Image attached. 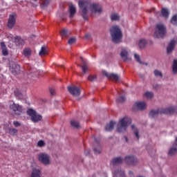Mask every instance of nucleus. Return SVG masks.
Masks as SVG:
<instances>
[{
    "mask_svg": "<svg viewBox=\"0 0 177 177\" xmlns=\"http://www.w3.org/2000/svg\"><path fill=\"white\" fill-rule=\"evenodd\" d=\"M78 5L80 9H82V16L84 20H88L86 13H88V10H91L93 15H100L103 12V8L100 4L91 3L88 0H80Z\"/></svg>",
    "mask_w": 177,
    "mask_h": 177,
    "instance_id": "f257e3e1",
    "label": "nucleus"
},
{
    "mask_svg": "<svg viewBox=\"0 0 177 177\" xmlns=\"http://www.w3.org/2000/svg\"><path fill=\"white\" fill-rule=\"evenodd\" d=\"M132 124V119L129 117H124L119 120L117 124L116 131L119 133H123V132H127L128 127Z\"/></svg>",
    "mask_w": 177,
    "mask_h": 177,
    "instance_id": "f03ea898",
    "label": "nucleus"
},
{
    "mask_svg": "<svg viewBox=\"0 0 177 177\" xmlns=\"http://www.w3.org/2000/svg\"><path fill=\"white\" fill-rule=\"evenodd\" d=\"M174 111H175V107L174 106L153 109L149 113V117L151 118H156L160 114H172Z\"/></svg>",
    "mask_w": 177,
    "mask_h": 177,
    "instance_id": "7ed1b4c3",
    "label": "nucleus"
},
{
    "mask_svg": "<svg viewBox=\"0 0 177 177\" xmlns=\"http://www.w3.org/2000/svg\"><path fill=\"white\" fill-rule=\"evenodd\" d=\"M112 41L114 44H120L122 39V32L120 29V26H114L110 29Z\"/></svg>",
    "mask_w": 177,
    "mask_h": 177,
    "instance_id": "20e7f679",
    "label": "nucleus"
},
{
    "mask_svg": "<svg viewBox=\"0 0 177 177\" xmlns=\"http://www.w3.org/2000/svg\"><path fill=\"white\" fill-rule=\"evenodd\" d=\"M167 32V28L162 24H158L156 27V31L153 37L155 38H163Z\"/></svg>",
    "mask_w": 177,
    "mask_h": 177,
    "instance_id": "39448f33",
    "label": "nucleus"
},
{
    "mask_svg": "<svg viewBox=\"0 0 177 177\" xmlns=\"http://www.w3.org/2000/svg\"><path fill=\"white\" fill-rule=\"evenodd\" d=\"M27 114L30 115V120L33 122H38L42 120V116L38 115L37 111H34L32 109H28L27 110Z\"/></svg>",
    "mask_w": 177,
    "mask_h": 177,
    "instance_id": "423d86ee",
    "label": "nucleus"
},
{
    "mask_svg": "<svg viewBox=\"0 0 177 177\" xmlns=\"http://www.w3.org/2000/svg\"><path fill=\"white\" fill-rule=\"evenodd\" d=\"M10 109L12 111H14L15 114H17V115H21V113H23V107L21 106V105H19V104H16L15 102L10 104Z\"/></svg>",
    "mask_w": 177,
    "mask_h": 177,
    "instance_id": "0eeeda50",
    "label": "nucleus"
},
{
    "mask_svg": "<svg viewBox=\"0 0 177 177\" xmlns=\"http://www.w3.org/2000/svg\"><path fill=\"white\" fill-rule=\"evenodd\" d=\"M129 53H131V50L128 48H124L122 49L120 52V57L124 60V62H128V60H131V57H129Z\"/></svg>",
    "mask_w": 177,
    "mask_h": 177,
    "instance_id": "6e6552de",
    "label": "nucleus"
},
{
    "mask_svg": "<svg viewBox=\"0 0 177 177\" xmlns=\"http://www.w3.org/2000/svg\"><path fill=\"white\" fill-rule=\"evenodd\" d=\"M16 19H17V15L15 13H13L9 16L7 27L12 30L16 24Z\"/></svg>",
    "mask_w": 177,
    "mask_h": 177,
    "instance_id": "1a4fd4ad",
    "label": "nucleus"
},
{
    "mask_svg": "<svg viewBox=\"0 0 177 177\" xmlns=\"http://www.w3.org/2000/svg\"><path fill=\"white\" fill-rule=\"evenodd\" d=\"M102 74L103 75H104V77H106V78H108L109 80H113V81H115V82H118V81H120V75H118V74L109 73L106 71H104L102 72Z\"/></svg>",
    "mask_w": 177,
    "mask_h": 177,
    "instance_id": "9d476101",
    "label": "nucleus"
},
{
    "mask_svg": "<svg viewBox=\"0 0 177 177\" xmlns=\"http://www.w3.org/2000/svg\"><path fill=\"white\" fill-rule=\"evenodd\" d=\"M68 91L70 93H71L73 96L78 97L80 96V95H81V89L80 88V87H77L75 86H68Z\"/></svg>",
    "mask_w": 177,
    "mask_h": 177,
    "instance_id": "9b49d317",
    "label": "nucleus"
},
{
    "mask_svg": "<svg viewBox=\"0 0 177 177\" xmlns=\"http://www.w3.org/2000/svg\"><path fill=\"white\" fill-rule=\"evenodd\" d=\"M10 70L14 75H17V74L20 73V65L17 64L16 62L10 64Z\"/></svg>",
    "mask_w": 177,
    "mask_h": 177,
    "instance_id": "f8f14e48",
    "label": "nucleus"
},
{
    "mask_svg": "<svg viewBox=\"0 0 177 177\" xmlns=\"http://www.w3.org/2000/svg\"><path fill=\"white\" fill-rule=\"evenodd\" d=\"M176 154H177V137L176 138L175 142L168 151V156L169 157H175Z\"/></svg>",
    "mask_w": 177,
    "mask_h": 177,
    "instance_id": "ddd939ff",
    "label": "nucleus"
},
{
    "mask_svg": "<svg viewBox=\"0 0 177 177\" xmlns=\"http://www.w3.org/2000/svg\"><path fill=\"white\" fill-rule=\"evenodd\" d=\"M124 160L128 165H136L138 164V159L133 156H127Z\"/></svg>",
    "mask_w": 177,
    "mask_h": 177,
    "instance_id": "4468645a",
    "label": "nucleus"
},
{
    "mask_svg": "<svg viewBox=\"0 0 177 177\" xmlns=\"http://www.w3.org/2000/svg\"><path fill=\"white\" fill-rule=\"evenodd\" d=\"M80 59L83 64L82 65L77 64V66L81 67L83 74H86L88 71H89V66H88V64L85 62V61L84 60V58L81 57Z\"/></svg>",
    "mask_w": 177,
    "mask_h": 177,
    "instance_id": "2eb2a0df",
    "label": "nucleus"
},
{
    "mask_svg": "<svg viewBox=\"0 0 177 177\" xmlns=\"http://www.w3.org/2000/svg\"><path fill=\"white\" fill-rule=\"evenodd\" d=\"M134 106L136 109H138V110H145L147 107V104L145 102H136Z\"/></svg>",
    "mask_w": 177,
    "mask_h": 177,
    "instance_id": "dca6fc26",
    "label": "nucleus"
},
{
    "mask_svg": "<svg viewBox=\"0 0 177 177\" xmlns=\"http://www.w3.org/2000/svg\"><path fill=\"white\" fill-rule=\"evenodd\" d=\"M176 45V41L175 40H171L170 43L169 44L167 49V52L168 55L170 53H172V50L175 48V46Z\"/></svg>",
    "mask_w": 177,
    "mask_h": 177,
    "instance_id": "f3484780",
    "label": "nucleus"
},
{
    "mask_svg": "<svg viewBox=\"0 0 177 177\" xmlns=\"http://www.w3.org/2000/svg\"><path fill=\"white\" fill-rule=\"evenodd\" d=\"M41 175H42V171H41L39 169L33 168L30 174V177H40Z\"/></svg>",
    "mask_w": 177,
    "mask_h": 177,
    "instance_id": "a211bd4d",
    "label": "nucleus"
},
{
    "mask_svg": "<svg viewBox=\"0 0 177 177\" xmlns=\"http://www.w3.org/2000/svg\"><path fill=\"white\" fill-rule=\"evenodd\" d=\"M113 177H125V172L121 169H118L113 173Z\"/></svg>",
    "mask_w": 177,
    "mask_h": 177,
    "instance_id": "6ab92c4d",
    "label": "nucleus"
},
{
    "mask_svg": "<svg viewBox=\"0 0 177 177\" xmlns=\"http://www.w3.org/2000/svg\"><path fill=\"white\" fill-rule=\"evenodd\" d=\"M131 130L133 133L134 136L138 140H139L140 136H139V130L138 129V127L135 124H132L131 126Z\"/></svg>",
    "mask_w": 177,
    "mask_h": 177,
    "instance_id": "aec40b11",
    "label": "nucleus"
},
{
    "mask_svg": "<svg viewBox=\"0 0 177 177\" xmlns=\"http://www.w3.org/2000/svg\"><path fill=\"white\" fill-rule=\"evenodd\" d=\"M69 12H70V18L73 19L74 16H75V13L77 12V9L75 8V6L71 4L69 6Z\"/></svg>",
    "mask_w": 177,
    "mask_h": 177,
    "instance_id": "412c9836",
    "label": "nucleus"
},
{
    "mask_svg": "<svg viewBox=\"0 0 177 177\" xmlns=\"http://www.w3.org/2000/svg\"><path fill=\"white\" fill-rule=\"evenodd\" d=\"M115 125V122L111 120L109 124H107L105 127V130L107 132H110L114 129V127Z\"/></svg>",
    "mask_w": 177,
    "mask_h": 177,
    "instance_id": "4be33fe9",
    "label": "nucleus"
},
{
    "mask_svg": "<svg viewBox=\"0 0 177 177\" xmlns=\"http://www.w3.org/2000/svg\"><path fill=\"white\" fill-rule=\"evenodd\" d=\"M0 45L3 56H8L9 55V52L8 51V48H6V45L5 44V43L1 42Z\"/></svg>",
    "mask_w": 177,
    "mask_h": 177,
    "instance_id": "5701e85b",
    "label": "nucleus"
},
{
    "mask_svg": "<svg viewBox=\"0 0 177 177\" xmlns=\"http://www.w3.org/2000/svg\"><path fill=\"white\" fill-rule=\"evenodd\" d=\"M15 42L17 46H23L24 45V40L19 36L15 37Z\"/></svg>",
    "mask_w": 177,
    "mask_h": 177,
    "instance_id": "b1692460",
    "label": "nucleus"
},
{
    "mask_svg": "<svg viewBox=\"0 0 177 177\" xmlns=\"http://www.w3.org/2000/svg\"><path fill=\"white\" fill-rule=\"evenodd\" d=\"M124 160L121 157H117L112 160L111 163L113 165H119V164H122Z\"/></svg>",
    "mask_w": 177,
    "mask_h": 177,
    "instance_id": "393cba45",
    "label": "nucleus"
},
{
    "mask_svg": "<svg viewBox=\"0 0 177 177\" xmlns=\"http://www.w3.org/2000/svg\"><path fill=\"white\" fill-rule=\"evenodd\" d=\"M71 125L73 128H75L76 129H80V128H81V124H80V122L77 120H71Z\"/></svg>",
    "mask_w": 177,
    "mask_h": 177,
    "instance_id": "a878e982",
    "label": "nucleus"
},
{
    "mask_svg": "<svg viewBox=\"0 0 177 177\" xmlns=\"http://www.w3.org/2000/svg\"><path fill=\"white\" fill-rule=\"evenodd\" d=\"M161 15L163 17L167 19L169 16V10L167 8H162L161 11Z\"/></svg>",
    "mask_w": 177,
    "mask_h": 177,
    "instance_id": "bb28decb",
    "label": "nucleus"
},
{
    "mask_svg": "<svg viewBox=\"0 0 177 177\" xmlns=\"http://www.w3.org/2000/svg\"><path fill=\"white\" fill-rule=\"evenodd\" d=\"M172 72L174 75L177 74V59H174L172 65Z\"/></svg>",
    "mask_w": 177,
    "mask_h": 177,
    "instance_id": "cd10ccee",
    "label": "nucleus"
},
{
    "mask_svg": "<svg viewBox=\"0 0 177 177\" xmlns=\"http://www.w3.org/2000/svg\"><path fill=\"white\" fill-rule=\"evenodd\" d=\"M15 93V96L17 98V99H23V94H21V92L20 91V90L19 89H15L14 91Z\"/></svg>",
    "mask_w": 177,
    "mask_h": 177,
    "instance_id": "c85d7f7f",
    "label": "nucleus"
},
{
    "mask_svg": "<svg viewBox=\"0 0 177 177\" xmlns=\"http://www.w3.org/2000/svg\"><path fill=\"white\" fill-rule=\"evenodd\" d=\"M147 44V41H146L145 39H141L138 43L139 48H140L141 49L145 48Z\"/></svg>",
    "mask_w": 177,
    "mask_h": 177,
    "instance_id": "c756f323",
    "label": "nucleus"
},
{
    "mask_svg": "<svg viewBox=\"0 0 177 177\" xmlns=\"http://www.w3.org/2000/svg\"><path fill=\"white\" fill-rule=\"evenodd\" d=\"M38 160L40 161V162H42V164H45V153H40L38 155Z\"/></svg>",
    "mask_w": 177,
    "mask_h": 177,
    "instance_id": "7c9ffc66",
    "label": "nucleus"
},
{
    "mask_svg": "<svg viewBox=\"0 0 177 177\" xmlns=\"http://www.w3.org/2000/svg\"><path fill=\"white\" fill-rule=\"evenodd\" d=\"M93 151L95 154H100V153H102V145H98L93 149Z\"/></svg>",
    "mask_w": 177,
    "mask_h": 177,
    "instance_id": "2f4dec72",
    "label": "nucleus"
},
{
    "mask_svg": "<svg viewBox=\"0 0 177 177\" xmlns=\"http://www.w3.org/2000/svg\"><path fill=\"white\" fill-rule=\"evenodd\" d=\"M70 32H68L67 29H63L61 32L62 37H70Z\"/></svg>",
    "mask_w": 177,
    "mask_h": 177,
    "instance_id": "473e14b6",
    "label": "nucleus"
},
{
    "mask_svg": "<svg viewBox=\"0 0 177 177\" xmlns=\"http://www.w3.org/2000/svg\"><path fill=\"white\" fill-rule=\"evenodd\" d=\"M144 96L147 99H151L154 96V94L151 91H147L145 93Z\"/></svg>",
    "mask_w": 177,
    "mask_h": 177,
    "instance_id": "72a5a7b5",
    "label": "nucleus"
},
{
    "mask_svg": "<svg viewBox=\"0 0 177 177\" xmlns=\"http://www.w3.org/2000/svg\"><path fill=\"white\" fill-rule=\"evenodd\" d=\"M24 56H26V57H28L31 55V50L30 48H25L24 50Z\"/></svg>",
    "mask_w": 177,
    "mask_h": 177,
    "instance_id": "f704fd0d",
    "label": "nucleus"
},
{
    "mask_svg": "<svg viewBox=\"0 0 177 177\" xmlns=\"http://www.w3.org/2000/svg\"><path fill=\"white\" fill-rule=\"evenodd\" d=\"M8 133L10 135H12V136H16V135L17 134V129H14V128L10 129Z\"/></svg>",
    "mask_w": 177,
    "mask_h": 177,
    "instance_id": "c9c22d12",
    "label": "nucleus"
},
{
    "mask_svg": "<svg viewBox=\"0 0 177 177\" xmlns=\"http://www.w3.org/2000/svg\"><path fill=\"white\" fill-rule=\"evenodd\" d=\"M111 19L113 21H115L117 20H120V16L118 15V14H112L111 15Z\"/></svg>",
    "mask_w": 177,
    "mask_h": 177,
    "instance_id": "e433bc0d",
    "label": "nucleus"
},
{
    "mask_svg": "<svg viewBox=\"0 0 177 177\" xmlns=\"http://www.w3.org/2000/svg\"><path fill=\"white\" fill-rule=\"evenodd\" d=\"M171 23L173 26H177V15L173 16L171 20Z\"/></svg>",
    "mask_w": 177,
    "mask_h": 177,
    "instance_id": "4c0bfd02",
    "label": "nucleus"
},
{
    "mask_svg": "<svg viewBox=\"0 0 177 177\" xmlns=\"http://www.w3.org/2000/svg\"><path fill=\"white\" fill-rule=\"evenodd\" d=\"M134 59L136 60V62L138 63H139L140 64H143V62H142V61H140V55H138V54H134Z\"/></svg>",
    "mask_w": 177,
    "mask_h": 177,
    "instance_id": "58836bf2",
    "label": "nucleus"
},
{
    "mask_svg": "<svg viewBox=\"0 0 177 177\" xmlns=\"http://www.w3.org/2000/svg\"><path fill=\"white\" fill-rule=\"evenodd\" d=\"M153 73L156 77H159V78H162V73H161V71L158 70H155Z\"/></svg>",
    "mask_w": 177,
    "mask_h": 177,
    "instance_id": "ea45409f",
    "label": "nucleus"
},
{
    "mask_svg": "<svg viewBox=\"0 0 177 177\" xmlns=\"http://www.w3.org/2000/svg\"><path fill=\"white\" fill-rule=\"evenodd\" d=\"M116 102H118V103H124V102H125V97L124 96H119Z\"/></svg>",
    "mask_w": 177,
    "mask_h": 177,
    "instance_id": "a19ab883",
    "label": "nucleus"
},
{
    "mask_svg": "<svg viewBox=\"0 0 177 177\" xmlns=\"http://www.w3.org/2000/svg\"><path fill=\"white\" fill-rule=\"evenodd\" d=\"M50 163V158L48 154L45 155V165H48Z\"/></svg>",
    "mask_w": 177,
    "mask_h": 177,
    "instance_id": "79ce46f5",
    "label": "nucleus"
},
{
    "mask_svg": "<svg viewBox=\"0 0 177 177\" xmlns=\"http://www.w3.org/2000/svg\"><path fill=\"white\" fill-rule=\"evenodd\" d=\"M45 146V142L42 140H40L37 142V147H44Z\"/></svg>",
    "mask_w": 177,
    "mask_h": 177,
    "instance_id": "37998d69",
    "label": "nucleus"
},
{
    "mask_svg": "<svg viewBox=\"0 0 177 177\" xmlns=\"http://www.w3.org/2000/svg\"><path fill=\"white\" fill-rule=\"evenodd\" d=\"M77 41V39H75V37H71V39H69V40L68 41V44L69 45H73V44H75V42Z\"/></svg>",
    "mask_w": 177,
    "mask_h": 177,
    "instance_id": "c03bdc74",
    "label": "nucleus"
},
{
    "mask_svg": "<svg viewBox=\"0 0 177 177\" xmlns=\"http://www.w3.org/2000/svg\"><path fill=\"white\" fill-rule=\"evenodd\" d=\"M88 80V81L93 82V81H96V75H89Z\"/></svg>",
    "mask_w": 177,
    "mask_h": 177,
    "instance_id": "a18cd8bd",
    "label": "nucleus"
},
{
    "mask_svg": "<svg viewBox=\"0 0 177 177\" xmlns=\"http://www.w3.org/2000/svg\"><path fill=\"white\" fill-rule=\"evenodd\" d=\"M39 56H44L45 55V46H43L41 47V50L39 53Z\"/></svg>",
    "mask_w": 177,
    "mask_h": 177,
    "instance_id": "49530a36",
    "label": "nucleus"
},
{
    "mask_svg": "<svg viewBox=\"0 0 177 177\" xmlns=\"http://www.w3.org/2000/svg\"><path fill=\"white\" fill-rule=\"evenodd\" d=\"M49 92H50L51 96H55V95H56V90H55V88H50Z\"/></svg>",
    "mask_w": 177,
    "mask_h": 177,
    "instance_id": "de8ad7c7",
    "label": "nucleus"
},
{
    "mask_svg": "<svg viewBox=\"0 0 177 177\" xmlns=\"http://www.w3.org/2000/svg\"><path fill=\"white\" fill-rule=\"evenodd\" d=\"M153 89H156V91H158V89L161 88L160 84H155L153 86Z\"/></svg>",
    "mask_w": 177,
    "mask_h": 177,
    "instance_id": "09e8293b",
    "label": "nucleus"
},
{
    "mask_svg": "<svg viewBox=\"0 0 177 177\" xmlns=\"http://www.w3.org/2000/svg\"><path fill=\"white\" fill-rule=\"evenodd\" d=\"M13 124L15 125V127H20V122H19L18 121H14Z\"/></svg>",
    "mask_w": 177,
    "mask_h": 177,
    "instance_id": "8fccbe9b",
    "label": "nucleus"
},
{
    "mask_svg": "<svg viewBox=\"0 0 177 177\" xmlns=\"http://www.w3.org/2000/svg\"><path fill=\"white\" fill-rule=\"evenodd\" d=\"M89 38H91V34L86 33V34L85 35V39H89Z\"/></svg>",
    "mask_w": 177,
    "mask_h": 177,
    "instance_id": "3c124183",
    "label": "nucleus"
},
{
    "mask_svg": "<svg viewBox=\"0 0 177 177\" xmlns=\"http://www.w3.org/2000/svg\"><path fill=\"white\" fill-rule=\"evenodd\" d=\"M129 176L133 177V171H129Z\"/></svg>",
    "mask_w": 177,
    "mask_h": 177,
    "instance_id": "603ef678",
    "label": "nucleus"
},
{
    "mask_svg": "<svg viewBox=\"0 0 177 177\" xmlns=\"http://www.w3.org/2000/svg\"><path fill=\"white\" fill-rule=\"evenodd\" d=\"M85 154L86 156H89V154H91V150H87L86 152H85Z\"/></svg>",
    "mask_w": 177,
    "mask_h": 177,
    "instance_id": "864d4df0",
    "label": "nucleus"
},
{
    "mask_svg": "<svg viewBox=\"0 0 177 177\" xmlns=\"http://www.w3.org/2000/svg\"><path fill=\"white\" fill-rule=\"evenodd\" d=\"M49 2H50V0H45V6L49 5Z\"/></svg>",
    "mask_w": 177,
    "mask_h": 177,
    "instance_id": "5fc2aeb1",
    "label": "nucleus"
},
{
    "mask_svg": "<svg viewBox=\"0 0 177 177\" xmlns=\"http://www.w3.org/2000/svg\"><path fill=\"white\" fill-rule=\"evenodd\" d=\"M140 78H141L142 80H145V75L140 74Z\"/></svg>",
    "mask_w": 177,
    "mask_h": 177,
    "instance_id": "6e6d98bb",
    "label": "nucleus"
},
{
    "mask_svg": "<svg viewBox=\"0 0 177 177\" xmlns=\"http://www.w3.org/2000/svg\"><path fill=\"white\" fill-rule=\"evenodd\" d=\"M144 64L145 66H148L149 65V64H147V62H142V64Z\"/></svg>",
    "mask_w": 177,
    "mask_h": 177,
    "instance_id": "4d7b16f0",
    "label": "nucleus"
},
{
    "mask_svg": "<svg viewBox=\"0 0 177 177\" xmlns=\"http://www.w3.org/2000/svg\"><path fill=\"white\" fill-rule=\"evenodd\" d=\"M94 140H95V143H99V141H97V138H95Z\"/></svg>",
    "mask_w": 177,
    "mask_h": 177,
    "instance_id": "13d9d810",
    "label": "nucleus"
},
{
    "mask_svg": "<svg viewBox=\"0 0 177 177\" xmlns=\"http://www.w3.org/2000/svg\"><path fill=\"white\" fill-rule=\"evenodd\" d=\"M48 53V48H45V55H46Z\"/></svg>",
    "mask_w": 177,
    "mask_h": 177,
    "instance_id": "bf43d9fd",
    "label": "nucleus"
},
{
    "mask_svg": "<svg viewBox=\"0 0 177 177\" xmlns=\"http://www.w3.org/2000/svg\"><path fill=\"white\" fill-rule=\"evenodd\" d=\"M126 142H128V138L125 137Z\"/></svg>",
    "mask_w": 177,
    "mask_h": 177,
    "instance_id": "052dcab7",
    "label": "nucleus"
},
{
    "mask_svg": "<svg viewBox=\"0 0 177 177\" xmlns=\"http://www.w3.org/2000/svg\"><path fill=\"white\" fill-rule=\"evenodd\" d=\"M32 1H34V2H37V1H38V0H32Z\"/></svg>",
    "mask_w": 177,
    "mask_h": 177,
    "instance_id": "680f3d73",
    "label": "nucleus"
}]
</instances>
